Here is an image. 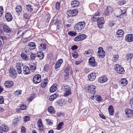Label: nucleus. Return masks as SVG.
Instances as JSON below:
<instances>
[{"instance_id": "obj_37", "label": "nucleus", "mask_w": 133, "mask_h": 133, "mask_svg": "<svg viewBox=\"0 0 133 133\" xmlns=\"http://www.w3.org/2000/svg\"><path fill=\"white\" fill-rule=\"evenodd\" d=\"M46 48V45L44 44H40L39 47V49L42 51L45 50Z\"/></svg>"}, {"instance_id": "obj_57", "label": "nucleus", "mask_w": 133, "mask_h": 133, "mask_svg": "<svg viewBox=\"0 0 133 133\" xmlns=\"http://www.w3.org/2000/svg\"><path fill=\"white\" fill-rule=\"evenodd\" d=\"M97 21V22H104V19L102 17H99L98 18Z\"/></svg>"}, {"instance_id": "obj_8", "label": "nucleus", "mask_w": 133, "mask_h": 133, "mask_svg": "<svg viewBox=\"0 0 133 133\" xmlns=\"http://www.w3.org/2000/svg\"><path fill=\"white\" fill-rule=\"evenodd\" d=\"M9 76L11 77L15 78L17 76L16 70L14 69L10 68L9 70Z\"/></svg>"}, {"instance_id": "obj_42", "label": "nucleus", "mask_w": 133, "mask_h": 133, "mask_svg": "<svg viewBox=\"0 0 133 133\" xmlns=\"http://www.w3.org/2000/svg\"><path fill=\"white\" fill-rule=\"evenodd\" d=\"M48 82V79H45L44 81L42 82L41 84V86L43 87H45L46 85Z\"/></svg>"}, {"instance_id": "obj_10", "label": "nucleus", "mask_w": 133, "mask_h": 133, "mask_svg": "<svg viewBox=\"0 0 133 133\" xmlns=\"http://www.w3.org/2000/svg\"><path fill=\"white\" fill-rule=\"evenodd\" d=\"M96 87L94 85H90L88 87V90L91 93L94 94L96 92Z\"/></svg>"}, {"instance_id": "obj_46", "label": "nucleus", "mask_w": 133, "mask_h": 133, "mask_svg": "<svg viewBox=\"0 0 133 133\" xmlns=\"http://www.w3.org/2000/svg\"><path fill=\"white\" fill-rule=\"evenodd\" d=\"M129 105L131 107L133 108V98H131L129 101Z\"/></svg>"}, {"instance_id": "obj_53", "label": "nucleus", "mask_w": 133, "mask_h": 133, "mask_svg": "<svg viewBox=\"0 0 133 133\" xmlns=\"http://www.w3.org/2000/svg\"><path fill=\"white\" fill-rule=\"evenodd\" d=\"M21 94V91L20 90H18L16 91L15 92V95H19Z\"/></svg>"}, {"instance_id": "obj_17", "label": "nucleus", "mask_w": 133, "mask_h": 133, "mask_svg": "<svg viewBox=\"0 0 133 133\" xmlns=\"http://www.w3.org/2000/svg\"><path fill=\"white\" fill-rule=\"evenodd\" d=\"M108 78L106 76H102L99 78L98 81L100 83H103L108 81Z\"/></svg>"}, {"instance_id": "obj_39", "label": "nucleus", "mask_w": 133, "mask_h": 133, "mask_svg": "<svg viewBox=\"0 0 133 133\" xmlns=\"http://www.w3.org/2000/svg\"><path fill=\"white\" fill-rule=\"evenodd\" d=\"M21 5H17L16 8V12H20L22 11Z\"/></svg>"}, {"instance_id": "obj_40", "label": "nucleus", "mask_w": 133, "mask_h": 133, "mask_svg": "<svg viewBox=\"0 0 133 133\" xmlns=\"http://www.w3.org/2000/svg\"><path fill=\"white\" fill-rule=\"evenodd\" d=\"M21 56L22 58L25 61H28V60L29 58L28 56L25 54H22Z\"/></svg>"}, {"instance_id": "obj_20", "label": "nucleus", "mask_w": 133, "mask_h": 133, "mask_svg": "<svg viewBox=\"0 0 133 133\" xmlns=\"http://www.w3.org/2000/svg\"><path fill=\"white\" fill-rule=\"evenodd\" d=\"M5 17L6 20L8 22L11 21L12 19V15L9 12H8L6 14Z\"/></svg>"}, {"instance_id": "obj_62", "label": "nucleus", "mask_w": 133, "mask_h": 133, "mask_svg": "<svg viewBox=\"0 0 133 133\" xmlns=\"http://www.w3.org/2000/svg\"><path fill=\"white\" fill-rule=\"evenodd\" d=\"M56 8L57 10H59L60 8L59 3L58 2L56 3Z\"/></svg>"}, {"instance_id": "obj_28", "label": "nucleus", "mask_w": 133, "mask_h": 133, "mask_svg": "<svg viewBox=\"0 0 133 133\" xmlns=\"http://www.w3.org/2000/svg\"><path fill=\"white\" fill-rule=\"evenodd\" d=\"M59 95L58 93H56L53 95H52L50 97L49 100L50 101H53L55 99H56V97Z\"/></svg>"}, {"instance_id": "obj_36", "label": "nucleus", "mask_w": 133, "mask_h": 133, "mask_svg": "<svg viewBox=\"0 0 133 133\" xmlns=\"http://www.w3.org/2000/svg\"><path fill=\"white\" fill-rule=\"evenodd\" d=\"M93 52V51L92 50H88L85 51L84 54L85 55H88V56H90L92 55Z\"/></svg>"}, {"instance_id": "obj_44", "label": "nucleus", "mask_w": 133, "mask_h": 133, "mask_svg": "<svg viewBox=\"0 0 133 133\" xmlns=\"http://www.w3.org/2000/svg\"><path fill=\"white\" fill-rule=\"evenodd\" d=\"M36 57V55L35 54L32 53L30 55V58L32 61L34 60Z\"/></svg>"}, {"instance_id": "obj_1", "label": "nucleus", "mask_w": 133, "mask_h": 133, "mask_svg": "<svg viewBox=\"0 0 133 133\" xmlns=\"http://www.w3.org/2000/svg\"><path fill=\"white\" fill-rule=\"evenodd\" d=\"M61 90L64 92V96H68L71 94V90L70 87L66 85H63L61 88Z\"/></svg>"}, {"instance_id": "obj_61", "label": "nucleus", "mask_w": 133, "mask_h": 133, "mask_svg": "<svg viewBox=\"0 0 133 133\" xmlns=\"http://www.w3.org/2000/svg\"><path fill=\"white\" fill-rule=\"evenodd\" d=\"M24 17L26 19H28L29 18V16L26 13H25L24 14Z\"/></svg>"}, {"instance_id": "obj_59", "label": "nucleus", "mask_w": 133, "mask_h": 133, "mask_svg": "<svg viewBox=\"0 0 133 133\" xmlns=\"http://www.w3.org/2000/svg\"><path fill=\"white\" fill-rule=\"evenodd\" d=\"M3 12V9L2 6H0V17L2 16Z\"/></svg>"}, {"instance_id": "obj_43", "label": "nucleus", "mask_w": 133, "mask_h": 133, "mask_svg": "<svg viewBox=\"0 0 133 133\" xmlns=\"http://www.w3.org/2000/svg\"><path fill=\"white\" fill-rule=\"evenodd\" d=\"M64 123L63 122H60L57 125L56 129L58 130L61 129L62 128V126L63 125Z\"/></svg>"}, {"instance_id": "obj_7", "label": "nucleus", "mask_w": 133, "mask_h": 133, "mask_svg": "<svg viewBox=\"0 0 133 133\" xmlns=\"http://www.w3.org/2000/svg\"><path fill=\"white\" fill-rule=\"evenodd\" d=\"M78 10L77 9H74L72 10H68L67 12V14L69 16H75L77 15Z\"/></svg>"}, {"instance_id": "obj_21", "label": "nucleus", "mask_w": 133, "mask_h": 133, "mask_svg": "<svg viewBox=\"0 0 133 133\" xmlns=\"http://www.w3.org/2000/svg\"><path fill=\"white\" fill-rule=\"evenodd\" d=\"M16 70L18 74L21 73L22 70L21 68V64L18 63L16 64Z\"/></svg>"}, {"instance_id": "obj_48", "label": "nucleus", "mask_w": 133, "mask_h": 133, "mask_svg": "<svg viewBox=\"0 0 133 133\" xmlns=\"http://www.w3.org/2000/svg\"><path fill=\"white\" fill-rule=\"evenodd\" d=\"M35 96L34 95H32L30 98L28 99V101L29 102H30L35 97Z\"/></svg>"}, {"instance_id": "obj_56", "label": "nucleus", "mask_w": 133, "mask_h": 133, "mask_svg": "<svg viewBox=\"0 0 133 133\" xmlns=\"http://www.w3.org/2000/svg\"><path fill=\"white\" fill-rule=\"evenodd\" d=\"M99 18L98 17H95V16H94L91 19L93 21L96 22L98 21Z\"/></svg>"}, {"instance_id": "obj_18", "label": "nucleus", "mask_w": 133, "mask_h": 133, "mask_svg": "<svg viewBox=\"0 0 133 133\" xmlns=\"http://www.w3.org/2000/svg\"><path fill=\"white\" fill-rule=\"evenodd\" d=\"M23 72L24 75L29 74L30 73V69L29 67L26 65L24 66L23 67Z\"/></svg>"}, {"instance_id": "obj_34", "label": "nucleus", "mask_w": 133, "mask_h": 133, "mask_svg": "<svg viewBox=\"0 0 133 133\" xmlns=\"http://www.w3.org/2000/svg\"><path fill=\"white\" fill-rule=\"evenodd\" d=\"M124 34V32L121 29L118 30L117 32V35L118 37H121Z\"/></svg>"}, {"instance_id": "obj_16", "label": "nucleus", "mask_w": 133, "mask_h": 133, "mask_svg": "<svg viewBox=\"0 0 133 133\" xmlns=\"http://www.w3.org/2000/svg\"><path fill=\"white\" fill-rule=\"evenodd\" d=\"M96 77V74L94 72L90 73L88 76L89 80L91 81H94Z\"/></svg>"}, {"instance_id": "obj_41", "label": "nucleus", "mask_w": 133, "mask_h": 133, "mask_svg": "<svg viewBox=\"0 0 133 133\" xmlns=\"http://www.w3.org/2000/svg\"><path fill=\"white\" fill-rule=\"evenodd\" d=\"M69 69L68 68H66L64 70L65 72L66 73V75H65V78L66 79L69 77Z\"/></svg>"}, {"instance_id": "obj_49", "label": "nucleus", "mask_w": 133, "mask_h": 133, "mask_svg": "<svg viewBox=\"0 0 133 133\" xmlns=\"http://www.w3.org/2000/svg\"><path fill=\"white\" fill-rule=\"evenodd\" d=\"M72 55L74 58H76L77 57L78 55L77 52H75L72 53Z\"/></svg>"}, {"instance_id": "obj_33", "label": "nucleus", "mask_w": 133, "mask_h": 133, "mask_svg": "<svg viewBox=\"0 0 133 133\" xmlns=\"http://www.w3.org/2000/svg\"><path fill=\"white\" fill-rule=\"evenodd\" d=\"M119 56L118 55H114L111 58V60L113 62H116L118 59Z\"/></svg>"}, {"instance_id": "obj_13", "label": "nucleus", "mask_w": 133, "mask_h": 133, "mask_svg": "<svg viewBox=\"0 0 133 133\" xmlns=\"http://www.w3.org/2000/svg\"><path fill=\"white\" fill-rule=\"evenodd\" d=\"M98 50V54L99 57H103L105 55V52L103 50V48L102 47H99Z\"/></svg>"}, {"instance_id": "obj_29", "label": "nucleus", "mask_w": 133, "mask_h": 133, "mask_svg": "<svg viewBox=\"0 0 133 133\" xmlns=\"http://www.w3.org/2000/svg\"><path fill=\"white\" fill-rule=\"evenodd\" d=\"M28 46L30 49H34L36 48V45L33 42H30L28 44Z\"/></svg>"}, {"instance_id": "obj_9", "label": "nucleus", "mask_w": 133, "mask_h": 133, "mask_svg": "<svg viewBox=\"0 0 133 133\" xmlns=\"http://www.w3.org/2000/svg\"><path fill=\"white\" fill-rule=\"evenodd\" d=\"M41 81V76L39 74L35 75L33 78V81L35 84L40 82Z\"/></svg>"}, {"instance_id": "obj_60", "label": "nucleus", "mask_w": 133, "mask_h": 133, "mask_svg": "<svg viewBox=\"0 0 133 133\" xmlns=\"http://www.w3.org/2000/svg\"><path fill=\"white\" fill-rule=\"evenodd\" d=\"M21 131L22 133H26V130L25 128L23 126L22 127L21 129Z\"/></svg>"}, {"instance_id": "obj_35", "label": "nucleus", "mask_w": 133, "mask_h": 133, "mask_svg": "<svg viewBox=\"0 0 133 133\" xmlns=\"http://www.w3.org/2000/svg\"><path fill=\"white\" fill-rule=\"evenodd\" d=\"M69 35L72 37L75 36L77 34V33L74 31H70L68 32Z\"/></svg>"}, {"instance_id": "obj_27", "label": "nucleus", "mask_w": 133, "mask_h": 133, "mask_svg": "<svg viewBox=\"0 0 133 133\" xmlns=\"http://www.w3.org/2000/svg\"><path fill=\"white\" fill-rule=\"evenodd\" d=\"M37 57L39 58V59H43L44 57L43 53L41 51L37 52Z\"/></svg>"}, {"instance_id": "obj_58", "label": "nucleus", "mask_w": 133, "mask_h": 133, "mask_svg": "<svg viewBox=\"0 0 133 133\" xmlns=\"http://www.w3.org/2000/svg\"><path fill=\"white\" fill-rule=\"evenodd\" d=\"M96 100L98 101H101L102 100L101 97L99 95L97 96L96 97Z\"/></svg>"}, {"instance_id": "obj_51", "label": "nucleus", "mask_w": 133, "mask_h": 133, "mask_svg": "<svg viewBox=\"0 0 133 133\" xmlns=\"http://www.w3.org/2000/svg\"><path fill=\"white\" fill-rule=\"evenodd\" d=\"M125 3V1L123 0H122L118 2H117V4L120 5H122L124 4Z\"/></svg>"}, {"instance_id": "obj_30", "label": "nucleus", "mask_w": 133, "mask_h": 133, "mask_svg": "<svg viewBox=\"0 0 133 133\" xmlns=\"http://www.w3.org/2000/svg\"><path fill=\"white\" fill-rule=\"evenodd\" d=\"M25 33L22 31L19 30L18 31L17 34V37L18 38H20Z\"/></svg>"}, {"instance_id": "obj_14", "label": "nucleus", "mask_w": 133, "mask_h": 133, "mask_svg": "<svg viewBox=\"0 0 133 133\" xmlns=\"http://www.w3.org/2000/svg\"><path fill=\"white\" fill-rule=\"evenodd\" d=\"M4 85L5 87L8 88H10L14 85L13 82L11 81H7L4 83Z\"/></svg>"}, {"instance_id": "obj_50", "label": "nucleus", "mask_w": 133, "mask_h": 133, "mask_svg": "<svg viewBox=\"0 0 133 133\" xmlns=\"http://www.w3.org/2000/svg\"><path fill=\"white\" fill-rule=\"evenodd\" d=\"M133 54H129L127 55V59H130L132 57Z\"/></svg>"}, {"instance_id": "obj_11", "label": "nucleus", "mask_w": 133, "mask_h": 133, "mask_svg": "<svg viewBox=\"0 0 133 133\" xmlns=\"http://www.w3.org/2000/svg\"><path fill=\"white\" fill-rule=\"evenodd\" d=\"M86 37L85 34L81 35L75 37L74 39V41L76 42L80 41L85 39Z\"/></svg>"}, {"instance_id": "obj_15", "label": "nucleus", "mask_w": 133, "mask_h": 133, "mask_svg": "<svg viewBox=\"0 0 133 133\" xmlns=\"http://www.w3.org/2000/svg\"><path fill=\"white\" fill-rule=\"evenodd\" d=\"M63 62V60L62 59H60L57 61L55 66V68L57 70H59Z\"/></svg>"}, {"instance_id": "obj_52", "label": "nucleus", "mask_w": 133, "mask_h": 133, "mask_svg": "<svg viewBox=\"0 0 133 133\" xmlns=\"http://www.w3.org/2000/svg\"><path fill=\"white\" fill-rule=\"evenodd\" d=\"M104 22H97V25L98 27L99 28H101L102 27V26L104 24Z\"/></svg>"}, {"instance_id": "obj_47", "label": "nucleus", "mask_w": 133, "mask_h": 133, "mask_svg": "<svg viewBox=\"0 0 133 133\" xmlns=\"http://www.w3.org/2000/svg\"><path fill=\"white\" fill-rule=\"evenodd\" d=\"M50 67L48 65H46L44 66V70L45 71H48L50 70Z\"/></svg>"}, {"instance_id": "obj_2", "label": "nucleus", "mask_w": 133, "mask_h": 133, "mask_svg": "<svg viewBox=\"0 0 133 133\" xmlns=\"http://www.w3.org/2000/svg\"><path fill=\"white\" fill-rule=\"evenodd\" d=\"M85 23L84 22H80L77 23L74 26V29L76 30H82L85 26Z\"/></svg>"}, {"instance_id": "obj_38", "label": "nucleus", "mask_w": 133, "mask_h": 133, "mask_svg": "<svg viewBox=\"0 0 133 133\" xmlns=\"http://www.w3.org/2000/svg\"><path fill=\"white\" fill-rule=\"evenodd\" d=\"M29 66L31 70L32 71H34L36 70L35 66L34 63H31L30 64Z\"/></svg>"}, {"instance_id": "obj_32", "label": "nucleus", "mask_w": 133, "mask_h": 133, "mask_svg": "<svg viewBox=\"0 0 133 133\" xmlns=\"http://www.w3.org/2000/svg\"><path fill=\"white\" fill-rule=\"evenodd\" d=\"M26 9L28 12H32L33 8L32 6L30 4H28L26 6Z\"/></svg>"}, {"instance_id": "obj_23", "label": "nucleus", "mask_w": 133, "mask_h": 133, "mask_svg": "<svg viewBox=\"0 0 133 133\" xmlns=\"http://www.w3.org/2000/svg\"><path fill=\"white\" fill-rule=\"evenodd\" d=\"M108 112L110 115H113L114 114V110L113 107L112 105L110 106L108 109Z\"/></svg>"}, {"instance_id": "obj_24", "label": "nucleus", "mask_w": 133, "mask_h": 133, "mask_svg": "<svg viewBox=\"0 0 133 133\" xmlns=\"http://www.w3.org/2000/svg\"><path fill=\"white\" fill-rule=\"evenodd\" d=\"M57 85L56 84H53L50 89V91L51 92H55L57 89Z\"/></svg>"}, {"instance_id": "obj_22", "label": "nucleus", "mask_w": 133, "mask_h": 133, "mask_svg": "<svg viewBox=\"0 0 133 133\" xmlns=\"http://www.w3.org/2000/svg\"><path fill=\"white\" fill-rule=\"evenodd\" d=\"M3 29L4 31L6 32L9 33L11 31L10 28L6 25H3Z\"/></svg>"}, {"instance_id": "obj_63", "label": "nucleus", "mask_w": 133, "mask_h": 133, "mask_svg": "<svg viewBox=\"0 0 133 133\" xmlns=\"http://www.w3.org/2000/svg\"><path fill=\"white\" fill-rule=\"evenodd\" d=\"M4 103V99L3 97L2 96H0V104H2Z\"/></svg>"}, {"instance_id": "obj_3", "label": "nucleus", "mask_w": 133, "mask_h": 133, "mask_svg": "<svg viewBox=\"0 0 133 133\" xmlns=\"http://www.w3.org/2000/svg\"><path fill=\"white\" fill-rule=\"evenodd\" d=\"M114 9L111 6H108L105 9L103 15L105 16H108L109 14L112 13Z\"/></svg>"}, {"instance_id": "obj_26", "label": "nucleus", "mask_w": 133, "mask_h": 133, "mask_svg": "<svg viewBox=\"0 0 133 133\" xmlns=\"http://www.w3.org/2000/svg\"><path fill=\"white\" fill-rule=\"evenodd\" d=\"M48 110L50 114H54L55 113L54 108L52 106H50L49 107Z\"/></svg>"}, {"instance_id": "obj_19", "label": "nucleus", "mask_w": 133, "mask_h": 133, "mask_svg": "<svg viewBox=\"0 0 133 133\" xmlns=\"http://www.w3.org/2000/svg\"><path fill=\"white\" fill-rule=\"evenodd\" d=\"M125 40L128 42L133 41V34H132L127 35L125 37Z\"/></svg>"}, {"instance_id": "obj_6", "label": "nucleus", "mask_w": 133, "mask_h": 133, "mask_svg": "<svg viewBox=\"0 0 133 133\" xmlns=\"http://www.w3.org/2000/svg\"><path fill=\"white\" fill-rule=\"evenodd\" d=\"M126 116L128 118H131L133 116V110L129 108H127L125 110Z\"/></svg>"}, {"instance_id": "obj_45", "label": "nucleus", "mask_w": 133, "mask_h": 133, "mask_svg": "<svg viewBox=\"0 0 133 133\" xmlns=\"http://www.w3.org/2000/svg\"><path fill=\"white\" fill-rule=\"evenodd\" d=\"M2 127L4 132H7L8 130V127L7 126L5 125H2Z\"/></svg>"}, {"instance_id": "obj_54", "label": "nucleus", "mask_w": 133, "mask_h": 133, "mask_svg": "<svg viewBox=\"0 0 133 133\" xmlns=\"http://www.w3.org/2000/svg\"><path fill=\"white\" fill-rule=\"evenodd\" d=\"M26 108V106L24 104H22L20 106V109L21 110H25Z\"/></svg>"}, {"instance_id": "obj_25", "label": "nucleus", "mask_w": 133, "mask_h": 133, "mask_svg": "<svg viewBox=\"0 0 133 133\" xmlns=\"http://www.w3.org/2000/svg\"><path fill=\"white\" fill-rule=\"evenodd\" d=\"M79 4V3L78 1L76 0L72 1L71 3L72 6L74 8L78 6Z\"/></svg>"}, {"instance_id": "obj_4", "label": "nucleus", "mask_w": 133, "mask_h": 133, "mask_svg": "<svg viewBox=\"0 0 133 133\" xmlns=\"http://www.w3.org/2000/svg\"><path fill=\"white\" fill-rule=\"evenodd\" d=\"M115 69L117 72L120 74H122L124 72V70L122 66L118 64L115 65Z\"/></svg>"}, {"instance_id": "obj_31", "label": "nucleus", "mask_w": 133, "mask_h": 133, "mask_svg": "<svg viewBox=\"0 0 133 133\" xmlns=\"http://www.w3.org/2000/svg\"><path fill=\"white\" fill-rule=\"evenodd\" d=\"M121 83L123 85H125L128 83V81L125 78H122L120 81Z\"/></svg>"}, {"instance_id": "obj_64", "label": "nucleus", "mask_w": 133, "mask_h": 133, "mask_svg": "<svg viewBox=\"0 0 133 133\" xmlns=\"http://www.w3.org/2000/svg\"><path fill=\"white\" fill-rule=\"evenodd\" d=\"M57 25L58 28L59 29L61 26V21H58L57 23Z\"/></svg>"}, {"instance_id": "obj_12", "label": "nucleus", "mask_w": 133, "mask_h": 133, "mask_svg": "<svg viewBox=\"0 0 133 133\" xmlns=\"http://www.w3.org/2000/svg\"><path fill=\"white\" fill-rule=\"evenodd\" d=\"M89 65L91 66L94 67L96 66L97 65L95 59L93 57H92L89 59Z\"/></svg>"}, {"instance_id": "obj_5", "label": "nucleus", "mask_w": 133, "mask_h": 133, "mask_svg": "<svg viewBox=\"0 0 133 133\" xmlns=\"http://www.w3.org/2000/svg\"><path fill=\"white\" fill-rule=\"evenodd\" d=\"M37 124L38 131L41 132L43 131L44 130V128L42 120L41 118H39L38 119Z\"/></svg>"}, {"instance_id": "obj_55", "label": "nucleus", "mask_w": 133, "mask_h": 133, "mask_svg": "<svg viewBox=\"0 0 133 133\" xmlns=\"http://www.w3.org/2000/svg\"><path fill=\"white\" fill-rule=\"evenodd\" d=\"M24 122H26L30 119V117L29 116H26L24 117Z\"/></svg>"}]
</instances>
